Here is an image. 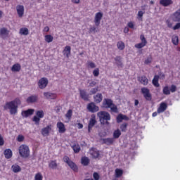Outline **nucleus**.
Wrapping results in <instances>:
<instances>
[{"label": "nucleus", "instance_id": "f257e3e1", "mask_svg": "<svg viewBox=\"0 0 180 180\" xmlns=\"http://www.w3.org/2000/svg\"><path fill=\"white\" fill-rule=\"evenodd\" d=\"M21 103L22 101H20V99H19V98H16L12 101L6 103L4 109H9L10 115H16V113H18V108H19V105Z\"/></svg>", "mask_w": 180, "mask_h": 180}, {"label": "nucleus", "instance_id": "f03ea898", "mask_svg": "<svg viewBox=\"0 0 180 180\" xmlns=\"http://www.w3.org/2000/svg\"><path fill=\"white\" fill-rule=\"evenodd\" d=\"M102 108L104 109H110L114 113H117V105L113 103L110 98H104L102 103Z\"/></svg>", "mask_w": 180, "mask_h": 180}, {"label": "nucleus", "instance_id": "7ed1b4c3", "mask_svg": "<svg viewBox=\"0 0 180 180\" xmlns=\"http://www.w3.org/2000/svg\"><path fill=\"white\" fill-rule=\"evenodd\" d=\"M98 117L101 124L109 125V120H110V114L107 111H100L97 113Z\"/></svg>", "mask_w": 180, "mask_h": 180}, {"label": "nucleus", "instance_id": "20e7f679", "mask_svg": "<svg viewBox=\"0 0 180 180\" xmlns=\"http://www.w3.org/2000/svg\"><path fill=\"white\" fill-rule=\"evenodd\" d=\"M18 153L22 158H28L30 155V149L27 145L22 144L18 148Z\"/></svg>", "mask_w": 180, "mask_h": 180}, {"label": "nucleus", "instance_id": "39448f33", "mask_svg": "<svg viewBox=\"0 0 180 180\" xmlns=\"http://www.w3.org/2000/svg\"><path fill=\"white\" fill-rule=\"evenodd\" d=\"M63 161L66 164H68V167L74 171V172H78V166H77V164L75 162L70 160V158L68 156H64L63 157Z\"/></svg>", "mask_w": 180, "mask_h": 180}, {"label": "nucleus", "instance_id": "423d86ee", "mask_svg": "<svg viewBox=\"0 0 180 180\" xmlns=\"http://www.w3.org/2000/svg\"><path fill=\"white\" fill-rule=\"evenodd\" d=\"M141 93L142 94L143 98L146 101H153V95L150 92V89L147 87H142L141 89Z\"/></svg>", "mask_w": 180, "mask_h": 180}, {"label": "nucleus", "instance_id": "0eeeda50", "mask_svg": "<svg viewBox=\"0 0 180 180\" xmlns=\"http://www.w3.org/2000/svg\"><path fill=\"white\" fill-rule=\"evenodd\" d=\"M43 117H44V111H43V110H37L36 115L32 118V121H34L36 124H39L40 119H43Z\"/></svg>", "mask_w": 180, "mask_h": 180}, {"label": "nucleus", "instance_id": "6e6552de", "mask_svg": "<svg viewBox=\"0 0 180 180\" xmlns=\"http://www.w3.org/2000/svg\"><path fill=\"white\" fill-rule=\"evenodd\" d=\"M87 110L91 113H96V112H99V106L96 105L95 103L91 102L87 105Z\"/></svg>", "mask_w": 180, "mask_h": 180}, {"label": "nucleus", "instance_id": "1a4fd4ad", "mask_svg": "<svg viewBox=\"0 0 180 180\" xmlns=\"http://www.w3.org/2000/svg\"><path fill=\"white\" fill-rule=\"evenodd\" d=\"M49 85V79L46 77H41L38 82V86L39 89H44Z\"/></svg>", "mask_w": 180, "mask_h": 180}, {"label": "nucleus", "instance_id": "9d476101", "mask_svg": "<svg viewBox=\"0 0 180 180\" xmlns=\"http://www.w3.org/2000/svg\"><path fill=\"white\" fill-rule=\"evenodd\" d=\"M102 18H103V13L102 12H98L96 13L94 17V23L96 26H99L101 25V20H102Z\"/></svg>", "mask_w": 180, "mask_h": 180}, {"label": "nucleus", "instance_id": "9b49d317", "mask_svg": "<svg viewBox=\"0 0 180 180\" xmlns=\"http://www.w3.org/2000/svg\"><path fill=\"white\" fill-rule=\"evenodd\" d=\"M16 11L19 18H23L25 15V6L23 5H17Z\"/></svg>", "mask_w": 180, "mask_h": 180}, {"label": "nucleus", "instance_id": "f8f14e48", "mask_svg": "<svg viewBox=\"0 0 180 180\" xmlns=\"http://www.w3.org/2000/svg\"><path fill=\"white\" fill-rule=\"evenodd\" d=\"M50 131H51V124L47 125L46 127L43 128L41 133L44 137H46L50 134Z\"/></svg>", "mask_w": 180, "mask_h": 180}, {"label": "nucleus", "instance_id": "ddd939ff", "mask_svg": "<svg viewBox=\"0 0 180 180\" xmlns=\"http://www.w3.org/2000/svg\"><path fill=\"white\" fill-rule=\"evenodd\" d=\"M172 20L173 22H180V8L172 15Z\"/></svg>", "mask_w": 180, "mask_h": 180}, {"label": "nucleus", "instance_id": "4468645a", "mask_svg": "<svg viewBox=\"0 0 180 180\" xmlns=\"http://www.w3.org/2000/svg\"><path fill=\"white\" fill-rule=\"evenodd\" d=\"M37 101H39V96L37 95H32L27 98L26 102L27 103H36Z\"/></svg>", "mask_w": 180, "mask_h": 180}, {"label": "nucleus", "instance_id": "2eb2a0df", "mask_svg": "<svg viewBox=\"0 0 180 180\" xmlns=\"http://www.w3.org/2000/svg\"><path fill=\"white\" fill-rule=\"evenodd\" d=\"M80 98L83 99V101H89V95L86 93L85 89H80L79 90Z\"/></svg>", "mask_w": 180, "mask_h": 180}, {"label": "nucleus", "instance_id": "dca6fc26", "mask_svg": "<svg viewBox=\"0 0 180 180\" xmlns=\"http://www.w3.org/2000/svg\"><path fill=\"white\" fill-rule=\"evenodd\" d=\"M34 113V109H28L27 110H24L21 112V115L23 117H29V116H32Z\"/></svg>", "mask_w": 180, "mask_h": 180}, {"label": "nucleus", "instance_id": "f3484780", "mask_svg": "<svg viewBox=\"0 0 180 180\" xmlns=\"http://www.w3.org/2000/svg\"><path fill=\"white\" fill-rule=\"evenodd\" d=\"M56 126L58 128L59 133H65V131H67V129H65V125L61 122H57Z\"/></svg>", "mask_w": 180, "mask_h": 180}, {"label": "nucleus", "instance_id": "a211bd4d", "mask_svg": "<svg viewBox=\"0 0 180 180\" xmlns=\"http://www.w3.org/2000/svg\"><path fill=\"white\" fill-rule=\"evenodd\" d=\"M44 96L46 99H56L57 94L51 92H44Z\"/></svg>", "mask_w": 180, "mask_h": 180}, {"label": "nucleus", "instance_id": "6ab92c4d", "mask_svg": "<svg viewBox=\"0 0 180 180\" xmlns=\"http://www.w3.org/2000/svg\"><path fill=\"white\" fill-rule=\"evenodd\" d=\"M94 99L95 103H101L103 101V96L102 93H98L96 95L94 96Z\"/></svg>", "mask_w": 180, "mask_h": 180}, {"label": "nucleus", "instance_id": "aec40b11", "mask_svg": "<svg viewBox=\"0 0 180 180\" xmlns=\"http://www.w3.org/2000/svg\"><path fill=\"white\" fill-rule=\"evenodd\" d=\"M138 81H139V82L145 86L148 85V78H147V77H146L145 75L138 77Z\"/></svg>", "mask_w": 180, "mask_h": 180}, {"label": "nucleus", "instance_id": "412c9836", "mask_svg": "<svg viewBox=\"0 0 180 180\" xmlns=\"http://www.w3.org/2000/svg\"><path fill=\"white\" fill-rule=\"evenodd\" d=\"M167 108H168V105H167L166 103H161L160 107L158 108V113H164Z\"/></svg>", "mask_w": 180, "mask_h": 180}, {"label": "nucleus", "instance_id": "4be33fe9", "mask_svg": "<svg viewBox=\"0 0 180 180\" xmlns=\"http://www.w3.org/2000/svg\"><path fill=\"white\" fill-rule=\"evenodd\" d=\"M172 4H174L172 0H160V5H162V6H169V5H172Z\"/></svg>", "mask_w": 180, "mask_h": 180}, {"label": "nucleus", "instance_id": "5701e85b", "mask_svg": "<svg viewBox=\"0 0 180 180\" xmlns=\"http://www.w3.org/2000/svg\"><path fill=\"white\" fill-rule=\"evenodd\" d=\"M96 124V120L95 118H91L89 120V124H88V131L89 133H91V130H92V127Z\"/></svg>", "mask_w": 180, "mask_h": 180}, {"label": "nucleus", "instance_id": "b1692460", "mask_svg": "<svg viewBox=\"0 0 180 180\" xmlns=\"http://www.w3.org/2000/svg\"><path fill=\"white\" fill-rule=\"evenodd\" d=\"M4 154L6 160H9L10 158H12V155H13V153H12V150L11 149H6L4 152Z\"/></svg>", "mask_w": 180, "mask_h": 180}, {"label": "nucleus", "instance_id": "393cba45", "mask_svg": "<svg viewBox=\"0 0 180 180\" xmlns=\"http://www.w3.org/2000/svg\"><path fill=\"white\" fill-rule=\"evenodd\" d=\"M74 153H75V154H78V153H79V151H81V147L79 146V144H78L77 143H74L72 146H71Z\"/></svg>", "mask_w": 180, "mask_h": 180}, {"label": "nucleus", "instance_id": "a878e982", "mask_svg": "<svg viewBox=\"0 0 180 180\" xmlns=\"http://www.w3.org/2000/svg\"><path fill=\"white\" fill-rule=\"evenodd\" d=\"M63 54L66 56L67 58H69L71 56V46H66L63 50Z\"/></svg>", "mask_w": 180, "mask_h": 180}, {"label": "nucleus", "instance_id": "bb28decb", "mask_svg": "<svg viewBox=\"0 0 180 180\" xmlns=\"http://www.w3.org/2000/svg\"><path fill=\"white\" fill-rule=\"evenodd\" d=\"M22 68V66L19 63L14 64L11 68V71L13 72H19Z\"/></svg>", "mask_w": 180, "mask_h": 180}, {"label": "nucleus", "instance_id": "cd10ccee", "mask_svg": "<svg viewBox=\"0 0 180 180\" xmlns=\"http://www.w3.org/2000/svg\"><path fill=\"white\" fill-rule=\"evenodd\" d=\"M103 141L104 144H106L107 146H112L113 143H115V139L114 138H106L103 139Z\"/></svg>", "mask_w": 180, "mask_h": 180}, {"label": "nucleus", "instance_id": "c85d7f7f", "mask_svg": "<svg viewBox=\"0 0 180 180\" xmlns=\"http://www.w3.org/2000/svg\"><path fill=\"white\" fill-rule=\"evenodd\" d=\"M114 60L116 62L117 67H120V68H123V63L122 62V58L120 56H116L114 58Z\"/></svg>", "mask_w": 180, "mask_h": 180}, {"label": "nucleus", "instance_id": "c756f323", "mask_svg": "<svg viewBox=\"0 0 180 180\" xmlns=\"http://www.w3.org/2000/svg\"><path fill=\"white\" fill-rule=\"evenodd\" d=\"M158 79H160V76L155 75L154 78L152 80V84L155 86L156 88H158L160 86V83H158Z\"/></svg>", "mask_w": 180, "mask_h": 180}, {"label": "nucleus", "instance_id": "7c9ffc66", "mask_svg": "<svg viewBox=\"0 0 180 180\" xmlns=\"http://www.w3.org/2000/svg\"><path fill=\"white\" fill-rule=\"evenodd\" d=\"M11 169L13 170V172H15V174L18 172H20L22 171V168L18 165H13L11 167Z\"/></svg>", "mask_w": 180, "mask_h": 180}, {"label": "nucleus", "instance_id": "2f4dec72", "mask_svg": "<svg viewBox=\"0 0 180 180\" xmlns=\"http://www.w3.org/2000/svg\"><path fill=\"white\" fill-rule=\"evenodd\" d=\"M9 34V30L8 29L3 27L0 30V36L4 37V36H8Z\"/></svg>", "mask_w": 180, "mask_h": 180}, {"label": "nucleus", "instance_id": "473e14b6", "mask_svg": "<svg viewBox=\"0 0 180 180\" xmlns=\"http://www.w3.org/2000/svg\"><path fill=\"white\" fill-rule=\"evenodd\" d=\"M81 162L82 165H84V167H86V165H89V158L88 157H82L81 159Z\"/></svg>", "mask_w": 180, "mask_h": 180}, {"label": "nucleus", "instance_id": "72a5a7b5", "mask_svg": "<svg viewBox=\"0 0 180 180\" xmlns=\"http://www.w3.org/2000/svg\"><path fill=\"white\" fill-rule=\"evenodd\" d=\"M44 40L46 43H51L54 40V37L51 34L45 35Z\"/></svg>", "mask_w": 180, "mask_h": 180}, {"label": "nucleus", "instance_id": "f704fd0d", "mask_svg": "<svg viewBox=\"0 0 180 180\" xmlns=\"http://www.w3.org/2000/svg\"><path fill=\"white\" fill-rule=\"evenodd\" d=\"M58 165H57V160H52L51 162L49 164V168L51 169H56Z\"/></svg>", "mask_w": 180, "mask_h": 180}, {"label": "nucleus", "instance_id": "c9c22d12", "mask_svg": "<svg viewBox=\"0 0 180 180\" xmlns=\"http://www.w3.org/2000/svg\"><path fill=\"white\" fill-rule=\"evenodd\" d=\"M172 43L174 46H178V44H179V38L178 37V36L176 35L172 37Z\"/></svg>", "mask_w": 180, "mask_h": 180}, {"label": "nucleus", "instance_id": "e433bc0d", "mask_svg": "<svg viewBox=\"0 0 180 180\" xmlns=\"http://www.w3.org/2000/svg\"><path fill=\"white\" fill-rule=\"evenodd\" d=\"M113 139H119L120 136H122V131H120V129H116L113 132Z\"/></svg>", "mask_w": 180, "mask_h": 180}, {"label": "nucleus", "instance_id": "4c0bfd02", "mask_svg": "<svg viewBox=\"0 0 180 180\" xmlns=\"http://www.w3.org/2000/svg\"><path fill=\"white\" fill-rule=\"evenodd\" d=\"M20 34H23L24 36H27L29 34V29L26 27H22L20 29Z\"/></svg>", "mask_w": 180, "mask_h": 180}, {"label": "nucleus", "instance_id": "58836bf2", "mask_svg": "<svg viewBox=\"0 0 180 180\" xmlns=\"http://www.w3.org/2000/svg\"><path fill=\"white\" fill-rule=\"evenodd\" d=\"M117 47L118 50H124V47H125L124 42H123L122 41H119L117 43Z\"/></svg>", "mask_w": 180, "mask_h": 180}, {"label": "nucleus", "instance_id": "ea45409f", "mask_svg": "<svg viewBox=\"0 0 180 180\" xmlns=\"http://www.w3.org/2000/svg\"><path fill=\"white\" fill-rule=\"evenodd\" d=\"M91 155L93 157V158H99V156L101 155V154L99 153V150H93L91 152Z\"/></svg>", "mask_w": 180, "mask_h": 180}, {"label": "nucleus", "instance_id": "a19ab883", "mask_svg": "<svg viewBox=\"0 0 180 180\" xmlns=\"http://www.w3.org/2000/svg\"><path fill=\"white\" fill-rule=\"evenodd\" d=\"M120 129L121 131L126 133V131H127V122L122 123L120 125Z\"/></svg>", "mask_w": 180, "mask_h": 180}, {"label": "nucleus", "instance_id": "79ce46f5", "mask_svg": "<svg viewBox=\"0 0 180 180\" xmlns=\"http://www.w3.org/2000/svg\"><path fill=\"white\" fill-rule=\"evenodd\" d=\"M123 175V170L120 169H115V176L116 178H120Z\"/></svg>", "mask_w": 180, "mask_h": 180}, {"label": "nucleus", "instance_id": "37998d69", "mask_svg": "<svg viewBox=\"0 0 180 180\" xmlns=\"http://www.w3.org/2000/svg\"><path fill=\"white\" fill-rule=\"evenodd\" d=\"M65 116L66 119H68V120H71V118L72 117V110H68Z\"/></svg>", "mask_w": 180, "mask_h": 180}, {"label": "nucleus", "instance_id": "c03bdc74", "mask_svg": "<svg viewBox=\"0 0 180 180\" xmlns=\"http://www.w3.org/2000/svg\"><path fill=\"white\" fill-rule=\"evenodd\" d=\"M162 92L164 95H171V91L169 90V87L168 86H166L163 88Z\"/></svg>", "mask_w": 180, "mask_h": 180}, {"label": "nucleus", "instance_id": "a18cd8bd", "mask_svg": "<svg viewBox=\"0 0 180 180\" xmlns=\"http://www.w3.org/2000/svg\"><path fill=\"white\" fill-rule=\"evenodd\" d=\"M34 180H43V174L41 172H38L34 176Z\"/></svg>", "mask_w": 180, "mask_h": 180}, {"label": "nucleus", "instance_id": "49530a36", "mask_svg": "<svg viewBox=\"0 0 180 180\" xmlns=\"http://www.w3.org/2000/svg\"><path fill=\"white\" fill-rule=\"evenodd\" d=\"M146 46H147V44H146L145 42H141V43L135 44L136 49H143V47H146Z\"/></svg>", "mask_w": 180, "mask_h": 180}, {"label": "nucleus", "instance_id": "de8ad7c7", "mask_svg": "<svg viewBox=\"0 0 180 180\" xmlns=\"http://www.w3.org/2000/svg\"><path fill=\"white\" fill-rule=\"evenodd\" d=\"M87 67H88V68H96V65L95 64V63H94L92 61H89L87 63Z\"/></svg>", "mask_w": 180, "mask_h": 180}, {"label": "nucleus", "instance_id": "09e8293b", "mask_svg": "<svg viewBox=\"0 0 180 180\" xmlns=\"http://www.w3.org/2000/svg\"><path fill=\"white\" fill-rule=\"evenodd\" d=\"M122 122H123V114H119L117 116V122L122 123Z\"/></svg>", "mask_w": 180, "mask_h": 180}, {"label": "nucleus", "instance_id": "8fccbe9b", "mask_svg": "<svg viewBox=\"0 0 180 180\" xmlns=\"http://www.w3.org/2000/svg\"><path fill=\"white\" fill-rule=\"evenodd\" d=\"M93 178L94 180H99L101 179V176L99 175V174L96 172H95L93 174Z\"/></svg>", "mask_w": 180, "mask_h": 180}, {"label": "nucleus", "instance_id": "3c124183", "mask_svg": "<svg viewBox=\"0 0 180 180\" xmlns=\"http://www.w3.org/2000/svg\"><path fill=\"white\" fill-rule=\"evenodd\" d=\"M96 29H98V27H96V26H93L89 28V33H96V32H98V30H96Z\"/></svg>", "mask_w": 180, "mask_h": 180}, {"label": "nucleus", "instance_id": "603ef678", "mask_svg": "<svg viewBox=\"0 0 180 180\" xmlns=\"http://www.w3.org/2000/svg\"><path fill=\"white\" fill-rule=\"evenodd\" d=\"M94 77H99V68H96L93 70Z\"/></svg>", "mask_w": 180, "mask_h": 180}, {"label": "nucleus", "instance_id": "864d4df0", "mask_svg": "<svg viewBox=\"0 0 180 180\" xmlns=\"http://www.w3.org/2000/svg\"><path fill=\"white\" fill-rule=\"evenodd\" d=\"M25 140V136L23 135H18L17 137V141L22 143Z\"/></svg>", "mask_w": 180, "mask_h": 180}, {"label": "nucleus", "instance_id": "5fc2aeb1", "mask_svg": "<svg viewBox=\"0 0 180 180\" xmlns=\"http://www.w3.org/2000/svg\"><path fill=\"white\" fill-rule=\"evenodd\" d=\"M169 90L172 94H174V92H176V86H175V84H172Z\"/></svg>", "mask_w": 180, "mask_h": 180}, {"label": "nucleus", "instance_id": "6e6d98bb", "mask_svg": "<svg viewBox=\"0 0 180 180\" xmlns=\"http://www.w3.org/2000/svg\"><path fill=\"white\" fill-rule=\"evenodd\" d=\"M166 25L169 29L172 28V22H171V20H167Z\"/></svg>", "mask_w": 180, "mask_h": 180}, {"label": "nucleus", "instance_id": "4d7b16f0", "mask_svg": "<svg viewBox=\"0 0 180 180\" xmlns=\"http://www.w3.org/2000/svg\"><path fill=\"white\" fill-rule=\"evenodd\" d=\"M173 30H178V29H180V22H178L173 27Z\"/></svg>", "mask_w": 180, "mask_h": 180}, {"label": "nucleus", "instance_id": "13d9d810", "mask_svg": "<svg viewBox=\"0 0 180 180\" xmlns=\"http://www.w3.org/2000/svg\"><path fill=\"white\" fill-rule=\"evenodd\" d=\"M140 39H141L142 43H145L147 44V39H146V37H144V35L141 34L140 36Z\"/></svg>", "mask_w": 180, "mask_h": 180}, {"label": "nucleus", "instance_id": "bf43d9fd", "mask_svg": "<svg viewBox=\"0 0 180 180\" xmlns=\"http://www.w3.org/2000/svg\"><path fill=\"white\" fill-rule=\"evenodd\" d=\"M127 26L129 29H134V23L131 21L127 23Z\"/></svg>", "mask_w": 180, "mask_h": 180}, {"label": "nucleus", "instance_id": "052dcab7", "mask_svg": "<svg viewBox=\"0 0 180 180\" xmlns=\"http://www.w3.org/2000/svg\"><path fill=\"white\" fill-rule=\"evenodd\" d=\"M5 144V141L4 140V137H2V135L0 134V146H4Z\"/></svg>", "mask_w": 180, "mask_h": 180}, {"label": "nucleus", "instance_id": "680f3d73", "mask_svg": "<svg viewBox=\"0 0 180 180\" xmlns=\"http://www.w3.org/2000/svg\"><path fill=\"white\" fill-rule=\"evenodd\" d=\"M153 61V58L148 57L146 60H145V64H150V63H152Z\"/></svg>", "mask_w": 180, "mask_h": 180}, {"label": "nucleus", "instance_id": "e2e57ef3", "mask_svg": "<svg viewBox=\"0 0 180 180\" xmlns=\"http://www.w3.org/2000/svg\"><path fill=\"white\" fill-rule=\"evenodd\" d=\"M90 92H91V94L92 95H95V94H96V92H98V88H93V89H91Z\"/></svg>", "mask_w": 180, "mask_h": 180}, {"label": "nucleus", "instance_id": "0e129e2a", "mask_svg": "<svg viewBox=\"0 0 180 180\" xmlns=\"http://www.w3.org/2000/svg\"><path fill=\"white\" fill-rule=\"evenodd\" d=\"M143 15H144V12L139 11L138 12V16L140 18L141 20L143 19Z\"/></svg>", "mask_w": 180, "mask_h": 180}, {"label": "nucleus", "instance_id": "69168bd1", "mask_svg": "<svg viewBox=\"0 0 180 180\" xmlns=\"http://www.w3.org/2000/svg\"><path fill=\"white\" fill-rule=\"evenodd\" d=\"M81 0H71L72 4H75L76 5H78L79 4Z\"/></svg>", "mask_w": 180, "mask_h": 180}, {"label": "nucleus", "instance_id": "338daca9", "mask_svg": "<svg viewBox=\"0 0 180 180\" xmlns=\"http://www.w3.org/2000/svg\"><path fill=\"white\" fill-rule=\"evenodd\" d=\"M95 85H96V82L95 81H92L91 82H90L89 86H95Z\"/></svg>", "mask_w": 180, "mask_h": 180}, {"label": "nucleus", "instance_id": "774afa93", "mask_svg": "<svg viewBox=\"0 0 180 180\" xmlns=\"http://www.w3.org/2000/svg\"><path fill=\"white\" fill-rule=\"evenodd\" d=\"M122 120H129V117H127V115H122Z\"/></svg>", "mask_w": 180, "mask_h": 180}]
</instances>
